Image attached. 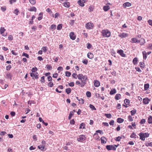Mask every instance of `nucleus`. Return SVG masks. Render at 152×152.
I'll return each mask as SVG.
<instances>
[{"mask_svg": "<svg viewBox=\"0 0 152 152\" xmlns=\"http://www.w3.org/2000/svg\"><path fill=\"white\" fill-rule=\"evenodd\" d=\"M101 33L103 36L106 37H109L110 36V32L107 29H103L101 31Z\"/></svg>", "mask_w": 152, "mask_h": 152, "instance_id": "1", "label": "nucleus"}, {"mask_svg": "<svg viewBox=\"0 0 152 152\" xmlns=\"http://www.w3.org/2000/svg\"><path fill=\"white\" fill-rule=\"evenodd\" d=\"M149 134L148 133H143L141 132L139 134L140 139L142 141L145 140V137H148L149 136Z\"/></svg>", "mask_w": 152, "mask_h": 152, "instance_id": "2", "label": "nucleus"}, {"mask_svg": "<svg viewBox=\"0 0 152 152\" xmlns=\"http://www.w3.org/2000/svg\"><path fill=\"white\" fill-rule=\"evenodd\" d=\"M87 79V76L86 75H84V77H83L82 78V80H80L81 81V84H80V86L81 87H83L86 84Z\"/></svg>", "mask_w": 152, "mask_h": 152, "instance_id": "3", "label": "nucleus"}, {"mask_svg": "<svg viewBox=\"0 0 152 152\" xmlns=\"http://www.w3.org/2000/svg\"><path fill=\"white\" fill-rule=\"evenodd\" d=\"M86 139V137L85 135H80L77 138V140L78 142H83Z\"/></svg>", "mask_w": 152, "mask_h": 152, "instance_id": "4", "label": "nucleus"}, {"mask_svg": "<svg viewBox=\"0 0 152 152\" xmlns=\"http://www.w3.org/2000/svg\"><path fill=\"white\" fill-rule=\"evenodd\" d=\"M106 148L108 150H113L115 151L116 150V148L113 145H107L106 146Z\"/></svg>", "mask_w": 152, "mask_h": 152, "instance_id": "5", "label": "nucleus"}, {"mask_svg": "<svg viewBox=\"0 0 152 152\" xmlns=\"http://www.w3.org/2000/svg\"><path fill=\"white\" fill-rule=\"evenodd\" d=\"M94 25L92 23L89 22L87 23L86 25V27L87 29H92Z\"/></svg>", "mask_w": 152, "mask_h": 152, "instance_id": "6", "label": "nucleus"}, {"mask_svg": "<svg viewBox=\"0 0 152 152\" xmlns=\"http://www.w3.org/2000/svg\"><path fill=\"white\" fill-rule=\"evenodd\" d=\"M86 0H79L78 1V4L81 7L84 6V3L85 2Z\"/></svg>", "mask_w": 152, "mask_h": 152, "instance_id": "7", "label": "nucleus"}, {"mask_svg": "<svg viewBox=\"0 0 152 152\" xmlns=\"http://www.w3.org/2000/svg\"><path fill=\"white\" fill-rule=\"evenodd\" d=\"M150 100V99L148 98H145L143 99V103L145 104H148Z\"/></svg>", "mask_w": 152, "mask_h": 152, "instance_id": "8", "label": "nucleus"}, {"mask_svg": "<svg viewBox=\"0 0 152 152\" xmlns=\"http://www.w3.org/2000/svg\"><path fill=\"white\" fill-rule=\"evenodd\" d=\"M117 52L123 57H125L126 56L125 54L124 53L123 50H118Z\"/></svg>", "mask_w": 152, "mask_h": 152, "instance_id": "9", "label": "nucleus"}, {"mask_svg": "<svg viewBox=\"0 0 152 152\" xmlns=\"http://www.w3.org/2000/svg\"><path fill=\"white\" fill-rule=\"evenodd\" d=\"M69 37L70 39L73 40H75L76 38V36L73 32H71L70 33Z\"/></svg>", "mask_w": 152, "mask_h": 152, "instance_id": "10", "label": "nucleus"}, {"mask_svg": "<svg viewBox=\"0 0 152 152\" xmlns=\"http://www.w3.org/2000/svg\"><path fill=\"white\" fill-rule=\"evenodd\" d=\"M132 4L129 2H126L124 3L123 4V7L124 8H126L127 7H129L131 6Z\"/></svg>", "mask_w": 152, "mask_h": 152, "instance_id": "11", "label": "nucleus"}, {"mask_svg": "<svg viewBox=\"0 0 152 152\" xmlns=\"http://www.w3.org/2000/svg\"><path fill=\"white\" fill-rule=\"evenodd\" d=\"M6 78L8 79H10V80H12V74L9 72H8L6 74Z\"/></svg>", "mask_w": 152, "mask_h": 152, "instance_id": "12", "label": "nucleus"}, {"mask_svg": "<svg viewBox=\"0 0 152 152\" xmlns=\"http://www.w3.org/2000/svg\"><path fill=\"white\" fill-rule=\"evenodd\" d=\"M63 4L65 7L67 8L69 7L70 6V3L68 1H65L64 2Z\"/></svg>", "mask_w": 152, "mask_h": 152, "instance_id": "13", "label": "nucleus"}, {"mask_svg": "<svg viewBox=\"0 0 152 152\" xmlns=\"http://www.w3.org/2000/svg\"><path fill=\"white\" fill-rule=\"evenodd\" d=\"M100 82L99 81L95 80L94 81V84L95 86L98 87L100 86Z\"/></svg>", "mask_w": 152, "mask_h": 152, "instance_id": "14", "label": "nucleus"}, {"mask_svg": "<svg viewBox=\"0 0 152 152\" xmlns=\"http://www.w3.org/2000/svg\"><path fill=\"white\" fill-rule=\"evenodd\" d=\"M94 55L93 54L91 53H88L87 54V57L90 59H92L93 58Z\"/></svg>", "mask_w": 152, "mask_h": 152, "instance_id": "15", "label": "nucleus"}, {"mask_svg": "<svg viewBox=\"0 0 152 152\" xmlns=\"http://www.w3.org/2000/svg\"><path fill=\"white\" fill-rule=\"evenodd\" d=\"M121 95L120 94H117L115 97V99L116 100H118L121 99Z\"/></svg>", "mask_w": 152, "mask_h": 152, "instance_id": "16", "label": "nucleus"}, {"mask_svg": "<svg viewBox=\"0 0 152 152\" xmlns=\"http://www.w3.org/2000/svg\"><path fill=\"white\" fill-rule=\"evenodd\" d=\"M116 93V91L115 88L111 89L110 92V94L111 95H112Z\"/></svg>", "mask_w": 152, "mask_h": 152, "instance_id": "17", "label": "nucleus"}, {"mask_svg": "<svg viewBox=\"0 0 152 152\" xmlns=\"http://www.w3.org/2000/svg\"><path fill=\"white\" fill-rule=\"evenodd\" d=\"M28 10L29 11L31 12L34 11L35 12H36L37 11V9L34 7H33L31 8H30L29 9H28Z\"/></svg>", "mask_w": 152, "mask_h": 152, "instance_id": "18", "label": "nucleus"}, {"mask_svg": "<svg viewBox=\"0 0 152 152\" xmlns=\"http://www.w3.org/2000/svg\"><path fill=\"white\" fill-rule=\"evenodd\" d=\"M101 143L102 144H104L106 142L105 140H106V138L104 137H102L101 138Z\"/></svg>", "mask_w": 152, "mask_h": 152, "instance_id": "19", "label": "nucleus"}, {"mask_svg": "<svg viewBox=\"0 0 152 152\" xmlns=\"http://www.w3.org/2000/svg\"><path fill=\"white\" fill-rule=\"evenodd\" d=\"M130 137L131 138H134L135 139L137 138V137H138L136 134V133L134 132H133L132 134L130 136Z\"/></svg>", "mask_w": 152, "mask_h": 152, "instance_id": "20", "label": "nucleus"}, {"mask_svg": "<svg viewBox=\"0 0 152 152\" xmlns=\"http://www.w3.org/2000/svg\"><path fill=\"white\" fill-rule=\"evenodd\" d=\"M110 9V7L108 6H104L103 7V9L105 11H107Z\"/></svg>", "mask_w": 152, "mask_h": 152, "instance_id": "21", "label": "nucleus"}, {"mask_svg": "<svg viewBox=\"0 0 152 152\" xmlns=\"http://www.w3.org/2000/svg\"><path fill=\"white\" fill-rule=\"evenodd\" d=\"M76 98L79 101L80 104H84V101L83 99L80 98V99H79L77 97H76Z\"/></svg>", "mask_w": 152, "mask_h": 152, "instance_id": "22", "label": "nucleus"}, {"mask_svg": "<svg viewBox=\"0 0 152 152\" xmlns=\"http://www.w3.org/2000/svg\"><path fill=\"white\" fill-rule=\"evenodd\" d=\"M93 137L96 140H99V137L97 133H95Z\"/></svg>", "mask_w": 152, "mask_h": 152, "instance_id": "23", "label": "nucleus"}, {"mask_svg": "<svg viewBox=\"0 0 152 152\" xmlns=\"http://www.w3.org/2000/svg\"><path fill=\"white\" fill-rule=\"evenodd\" d=\"M142 53L143 56V59L145 60H146L147 58V55L146 54V52L145 51H144L142 52Z\"/></svg>", "mask_w": 152, "mask_h": 152, "instance_id": "24", "label": "nucleus"}, {"mask_svg": "<svg viewBox=\"0 0 152 152\" xmlns=\"http://www.w3.org/2000/svg\"><path fill=\"white\" fill-rule=\"evenodd\" d=\"M6 31L4 27H1L0 29V33L1 34H3V33H4L5 31Z\"/></svg>", "mask_w": 152, "mask_h": 152, "instance_id": "25", "label": "nucleus"}, {"mask_svg": "<svg viewBox=\"0 0 152 152\" xmlns=\"http://www.w3.org/2000/svg\"><path fill=\"white\" fill-rule=\"evenodd\" d=\"M138 61L137 58L136 57L134 58L132 61L133 63L135 65L137 64V62Z\"/></svg>", "mask_w": 152, "mask_h": 152, "instance_id": "26", "label": "nucleus"}, {"mask_svg": "<svg viewBox=\"0 0 152 152\" xmlns=\"http://www.w3.org/2000/svg\"><path fill=\"white\" fill-rule=\"evenodd\" d=\"M124 121V120L121 118H118L117 119V122L119 123H123Z\"/></svg>", "mask_w": 152, "mask_h": 152, "instance_id": "27", "label": "nucleus"}, {"mask_svg": "<svg viewBox=\"0 0 152 152\" xmlns=\"http://www.w3.org/2000/svg\"><path fill=\"white\" fill-rule=\"evenodd\" d=\"M149 84L147 83L146 84H145L144 85V90L145 91L147 90L149 88Z\"/></svg>", "mask_w": 152, "mask_h": 152, "instance_id": "28", "label": "nucleus"}, {"mask_svg": "<svg viewBox=\"0 0 152 152\" xmlns=\"http://www.w3.org/2000/svg\"><path fill=\"white\" fill-rule=\"evenodd\" d=\"M127 34L125 33H123L122 34L119 35V37L121 38H122L123 37H126L127 36Z\"/></svg>", "mask_w": 152, "mask_h": 152, "instance_id": "29", "label": "nucleus"}, {"mask_svg": "<svg viewBox=\"0 0 152 152\" xmlns=\"http://www.w3.org/2000/svg\"><path fill=\"white\" fill-rule=\"evenodd\" d=\"M56 26L55 24H52L50 26V29L51 30H53L56 29Z\"/></svg>", "mask_w": 152, "mask_h": 152, "instance_id": "30", "label": "nucleus"}, {"mask_svg": "<svg viewBox=\"0 0 152 152\" xmlns=\"http://www.w3.org/2000/svg\"><path fill=\"white\" fill-rule=\"evenodd\" d=\"M85 126V124L83 123H82L80 125V126L79 127V129H81L83 128V129H85L86 128Z\"/></svg>", "mask_w": 152, "mask_h": 152, "instance_id": "31", "label": "nucleus"}, {"mask_svg": "<svg viewBox=\"0 0 152 152\" xmlns=\"http://www.w3.org/2000/svg\"><path fill=\"white\" fill-rule=\"evenodd\" d=\"M38 148L41 149L42 151L44 150L45 148V145L43 146L42 145H40L38 146Z\"/></svg>", "mask_w": 152, "mask_h": 152, "instance_id": "32", "label": "nucleus"}, {"mask_svg": "<svg viewBox=\"0 0 152 152\" xmlns=\"http://www.w3.org/2000/svg\"><path fill=\"white\" fill-rule=\"evenodd\" d=\"M124 102L126 105H127L129 104L130 101L129 99H126L124 100Z\"/></svg>", "mask_w": 152, "mask_h": 152, "instance_id": "33", "label": "nucleus"}, {"mask_svg": "<svg viewBox=\"0 0 152 152\" xmlns=\"http://www.w3.org/2000/svg\"><path fill=\"white\" fill-rule=\"evenodd\" d=\"M65 91L67 94H69L71 92V89L69 88H66L65 90Z\"/></svg>", "mask_w": 152, "mask_h": 152, "instance_id": "34", "label": "nucleus"}, {"mask_svg": "<svg viewBox=\"0 0 152 152\" xmlns=\"http://www.w3.org/2000/svg\"><path fill=\"white\" fill-rule=\"evenodd\" d=\"M62 24H59L57 26V29L58 30H60L62 29Z\"/></svg>", "mask_w": 152, "mask_h": 152, "instance_id": "35", "label": "nucleus"}, {"mask_svg": "<svg viewBox=\"0 0 152 152\" xmlns=\"http://www.w3.org/2000/svg\"><path fill=\"white\" fill-rule=\"evenodd\" d=\"M148 122L149 124L152 123V117L150 116L148 119Z\"/></svg>", "mask_w": 152, "mask_h": 152, "instance_id": "36", "label": "nucleus"}, {"mask_svg": "<svg viewBox=\"0 0 152 152\" xmlns=\"http://www.w3.org/2000/svg\"><path fill=\"white\" fill-rule=\"evenodd\" d=\"M140 66L141 68H143L145 66L144 63L142 62H140Z\"/></svg>", "mask_w": 152, "mask_h": 152, "instance_id": "37", "label": "nucleus"}, {"mask_svg": "<svg viewBox=\"0 0 152 152\" xmlns=\"http://www.w3.org/2000/svg\"><path fill=\"white\" fill-rule=\"evenodd\" d=\"M83 77H84V75L82 74H79L78 75V78L79 80H81Z\"/></svg>", "mask_w": 152, "mask_h": 152, "instance_id": "38", "label": "nucleus"}, {"mask_svg": "<svg viewBox=\"0 0 152 152\" xmlns=\"http://www.w3.org/2000/svg\"><path fill=\"white\" fill-rule=\"evenodd\" d=\"M30 3L33 5H34L36 3L35 0H29Z\"/></svg>", "mask_w": 152, "mask_h": 152, "instance_id": "39", "label": "nucleus"}, {"mask_svg": "<svg viewBox=\"0 0 152 152\" xmlns=\"http://www.w3.org/2000/svg\"><path fill=\"white\" fill-rule=\"evenodd\" d=\"M65 74L66 76L67 77H69L71 75V73L68 71H66Z\"/></svg>", "mask_w": 152, "mask_h": 152, "instance_id": "40", "label": "nucleus"}, {"mask_svg": "<svg viewBox=\"0 0 152 152\" xmlns=\"http://www.w3.org/2000/svg\"><path fill=\"white\" fill-rule=\"evenodd\" d=\"M86 95L87 97H90L91 95V93L89 91H87L86 92Z\"/></svg>", "mask_w": 152, "mask_h": 152, "instance_id": "41", "label": "nucleus"}, {"mask_svg": "<svg viewBox=\"0 0 152 152\" xmlns=\"http://www.w3.org/2000/svg\"><path fill=\"white\" fill-rule=\"evenodd\" d=\"M59 15V14L58 13H56L55 15V16H54V15L53 14L52 15V16L53 17H54L55 18H57L58 16Z\"/></svg>", "mask_w": 152, "mask_h": 152, "instance_id": "42", "label": "nucleus"}, {"mask_svg": "<svg viewBox=\"0 0 152 152\" xmlns=\"http://www.w3.org/2000/svg\"><path fill=\"white\" fill-rule=\"evenodd\" d=\"M37 68L36 67L33 68L31 69V71L32 72H35L37 70Z\"/></svg>", "mask_w": 152, "mask_h": 152, "instance_id": "43", "label": "nucleus"}, {"mask_svg": "<svg viewBox=\"0 0 152 152\" xmlns=\"http://www.w3.org/2000/svg\"><path fill=\"white\" fill-rule=\"evenodd\" d=\"M82 62L84 64L86 65L88 63V61L86 59H84L82 61Z\"/></svg>", "mask_w": 152, "mask_h": 152, "instance_id": "44", "label": "nucleus"}, {"mask_svg": "<svg viewBox=\"0 0 152 152\" xmlns=\"http://www.w3.org/2000/svg\"><path fill=\"white\" fill-rule=\"evenodd\" d=\"M11 68V66L10 65H9L6 66V69L7 70H10Z\"/></svg>", "mask_w": 152, "mask_h": 152, "instance_id": "45", "label": "nucleus"}, {"mask_svg": "<svg viewBox=\"0 0 152 152\" xmlns=\"http://www.w3.org/2000/svg\"><path fill=\"white\" fill-rule=\"evenodd\" d=\"M22 56H25L27 58H28L29 57V56L28 54H27L25 53H23L22 54Z\"/></svg>", "mask_w": 152, "mask_h": 152, "instance_id": "46", "label": "nucleus"}, {"mask_svg": "<svg viewBox=\"0 0 152 152\" xmlns=\"http://www.w3.org/2000/svg\"><path fill=\"white\" fill-rule=\"evenodd\" d=\"M19 12V10L17 9H15L14 12V13L16 15H18V13Z\"/></svg>", "mask_w": 152, "mask_h": 152, "instance_id": "47", "label": "nucleus"}, {"mask_svg": "<svg viewBox=\"0 0 152 152\" xmlns=\"http://www.w3.org/2000/svg\"><path fill=\"white\" fill-rule=\"evenodd\" d=\"M46 47H43L42 48V50L43 51L45 52H46L47 51V49Z\"/></svg>", "mask_w": 152, "mask_h": 152, "instance_id": "48", "label": "nucleus"}, {"mask_svg": "<svg viewBox=\"0 0 152 152\" xmlns=\"http://www.w3.org/2000/svg\"><path fill=\"white\" fill-rule=\"evenodd\" d=\"M89 107H90V108L93 110H96V109L95 108L94 106L93 105L91 104H90Z\"/></svg>", "mask_w": 152, "mask_h": 152, "instance_id": "49", "label": "nucleus"}, {"mask_svg": "<svg viewBox=\"0 0 152 152\" xmlns=\"http://www.w3.org/2000/svg\"><path fill=\"white\" fill-rule=\"evenodd\" d=\"M142 42H140V45H143L145 43V40L143 38L141 39Z\"/></svg>", "mask_w": 152, "mask_h": 152, "instance_id": "50", "label": "nucleus"}, {"mask_svg": "<svg viewBox=\"0 0 152 152\" xmlns=\"http://www.w3.org/2000/svg\"><path fill=\"white\" fill-rule=\"evenodd\" d=\"M92 45L89 43L87 44V48L88 49H89L91 48Z\"/></svg>", "mask_w": 152, "mask_h": 152, "instance_id": "51", "label": "nucleus"}, {"mask_svg": "<svg viewBox=\"0 0 152 152\" xmlns=\"http://www.w3.org/2000/svg\"><path fill=\"white\" fill-rule=\"evenodd\" d=\"M145 122V119H142L140 122V123L141 124H144Z\"/></svg>", "mask_w": 152, "mask_h": 152, "instance_id": "52", "label": "nucleus"}, {"mask_svg": "<svg viewBox=\"0 0 152 152\" xmlns=\"http://www.w3.org/2000/svg\"><path fill=\"white\" fill-rule=\"evenodd\" d=\"M72 76L73 78L75 79H77L78 77V75H77V74L75 73L72 74Z\"/></svg>", "mask_w": 152, "mask_h": 152, "instance_id": "53", "label": "nucleus"}, {"mask_svg": "<svg viewBox=\"0 0 152 152\" xmlns=\"http://www.w3.org/2000/svg\"><path fill=\"white\" fill-rule=\"evenodd\" d=\"M46 66L47 69H48L51 70L52 69V66L51 65H47Z\"/></svg>", "mask_w": 152, "mask_h": 152, "instance_id": "54", "label": "nucleus"}, {"mask_svg": "<svg viewBox=\"0 0 152 152\" xmlns=\"http://www.w3.org/2000/svg\"><path fill=\"white\" fill-rule=\"evenodd\" d=\"M129 121H132L133 120V118L131 115H129L128 116Z\"/></svg>", "mask_w": 152, "mask_h": 152, "instance_id": "55", "label": "nucleus"}, {"mask_svg": "<svg viewBox=\"0 0 152 152\" xmlns=\"http://www.w3.org/2000/svg\"><path fill=\"white\" fill-rule=\"evenodd\" d=\"M34 77L36 79H38V74L37 72L34 73Z\"/></svg>", "mask_w": 152, "mask_h": 152, "instance_id": "56", "label": "nucleus"}, {"mask_svg": "<svg viewBox=\"0 0 152 152\" xmlns=\"http://www.w3.org/2000/svg\"><path fill=\"white\" fill-rule=\"evenodd\" d=\"M146 146H152V142L150 143H147L145 144Z\"/></svg>", "mask_w": 152, "mask_h": 152, "instance_id": "57", "label": "nucleus"}, {"mask_svg": "<svg viewBox=\"0 0 152 152\" xmlns=\"http://www.w3.org/2000/svg\"><path fill=\"white\" fill-rule=\"evenodd\" d=\"M121 138H122L121 137L119 136L118 137H116V139H115V140L116 141H119L121 140Z\"/></svg>", "mask_w": 152, "mask_h": 152, "instance_id": "58", "label": "nucleus"}, {"mask_svg": "<svg viewBox=\"0 0 152 152\" xmlns=\"http://www.w3.org/2000/svg\"><path fill=\"white\" fill-rule=\"evenodd\" d=\"M48 85L50 87H52L53 86V84L52 82H50L48 83Z\"/></svg>", "mask_w": 152, "mask_h": 152, "instance_id": "59", "label": "nucleus"}, {"mask_svg": "<svg viewBox=\"0 0 152 152\" xmlns=\"http://www.w3.org/2000/svg\"><path fill=\"white\" fill-rule=\"evenodd\" d=\"M89 11L90 12H91V11H93L94 8L92 6H89Z\"/></svg>", "mask_w": 152, "mask_h": 152, "instance_id": "60", "label": "nucleus"}, {"mask_svg": "<svg viewBox=\"0 0 152 152\" xmlns=\"http://www.w3.org/2000/svg\"><path fill=\"white\" fill-rule=\"evenodd\" d=\"M131 114H135L136 113V110L135 109L131 111Z\"/></svg>", "mask_w": 152, "mask_h": 152, "instance_id": "61", "label": "nucleus"}, {"mask_svg": "<svg viewBox=\"0 0 152 152\" xmlns=\"http://www.w3.org/2000/svg\"><path fill=\"white\" fill-rule=\"evenodd\" d=\"M69 85L71 87H73L74 86V83L73 82H71L69 84Z\"/></svg>", "mask_w": 152, "mask_h": 152, "instance_id": "62", "label": "nucleus"}, {"mask_svg": "<svg viewBox=\"0 0 152 152\" xmlns=\"http://www.w3.org/2000/svg\"><path fill=\"white\" fill-rule=\"evenodd\" d=\"M114 121L113 120H112L110 122L109 124L110 125L113 126L114 124Z\"/></svg>", "mask_w": 152, "mask_h": 152, "instance_id": "63", "label": "nucleus"}, {"mask_svg": "<svg viewBox=\"0 0 152 152\" xmlns=\"http://www.w3.org/2000/svg\"><path fill=\"white\" fill-rule=\"evenodd\" d=\"M149 24L152 27V20H149L148 21Z\"/></svg>", "mask_w": 152, "mask_h": 152, "instance_id": "64", "label": "nucleus"}]
</instances>
